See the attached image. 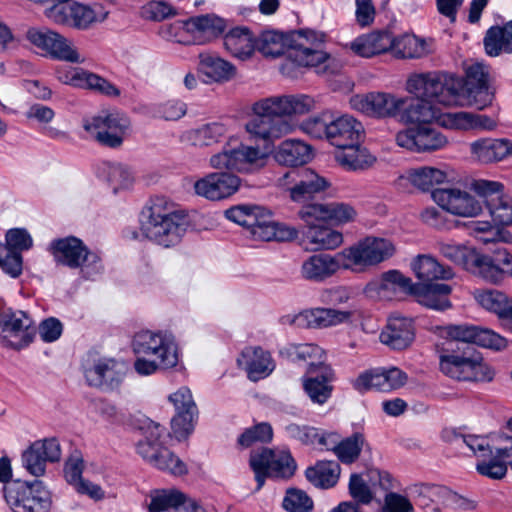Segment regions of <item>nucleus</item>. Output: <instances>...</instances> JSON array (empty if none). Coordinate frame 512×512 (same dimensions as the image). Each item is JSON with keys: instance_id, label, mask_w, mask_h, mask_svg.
<instances>
[{"instance_id": "16", "label": "nucleus", "mask_w": 512, "mask_h": 512, "mask_svg": "<svg viewBox=\"0 0 512 512\" xmlns=\"http://www.w3.org/2000/svg\"><path fill=\"white\" fill-rule=\"evenodd\" d=\"M36 332L31 317L23 311L0 313V336L3 344L13 349L27 346Z\"/></svg>"}, {"instance_id": "48", "label": "nucleus", "mask_w": 512, "mask_h": 512, "mask_svg": "<svg viewBox=\"0 0 512 512\" xmlns=\"http://www.w3.org/2000/svg\"><path fill=\"white\" fill-rule=\"evenodd\" d=\"M334 157L348 171L366 170L376 162V157L358 143L337 150Z\"/></svg>"}, {"instance_id": "19", "label": "nucleus", "mask_w": 512, "mask_h": 512, "mask_svg": "<svg viewBox=\"0 0 512 512\" xmlns=\"http://www.w3.org/2000/svg\"><path fill=\"white\" fill-rule=\"evenodd\" d=\"M84 377L91 387L114 390L120 386L125 376V365L113 358H99L86 361Z\"/></svg>"}, {"instance_id": "39", "label": "nucleus", "mask_w": 512, "mask_h": 512, "mask_svg": "<svg viewBox=\"0 0 512 512\" xmlns=\"http://www.w3.org/2000/svg\"><path fill=\"white\" fill-rule=\"evenodd\" d=\"M238 361H243L248 377L252 381L269 376L276 366L270 352L260 346L246 347Z\"/></svg>"}, {"instance_id": "6", "label": "nucleus", "mask_w": 512, "mask_h": 512, "mask_svg": "<svg viewBox=\"0 0 512 512\" xmlns=\"http://www.w3.org/2000/svg\"><path fill=\"white\" fill-rule=\"evenodd\" d=\"M440 370L447 376L462 381H492L493 368L483 361L481 354L471 346L444 352L440 355Z\"/></svg>"}, {"instance_id": "17", "label": "nucleus", "mask_w": 512, "mask_h": 512, "mask_svg": "<svg viewBox=\"0 0 512 512\" xmlns=\"http://www.w3.org/2000/svg\"><path fill=\"white\" fill-rule=\"evenodd\" d=\"M404 104V100L385 92L356 94L350 98L351 107L372 118H395Z\"/></svg>"}, {"instance_id": "60", "label": "nucleus", "mask_w": 512, "mask_h": 512, "mask_svg": "<svg viewBox=\"0 0 512 512\" xmlns=\"http://www.w3.org/2000/svg\"><path fill=\"white\" fill-rule=\"evenodd\" d=\"M263 207L256 205H238L225 211V216L249 231L252 226L257 223L258 214L261 213Z\"/></svg>"}, {"instance_id": "57", "label": "nucleus", "mask_w": 512, "mask_h": 512, "mask_svg": "<svg viewBox=\"0 0 512 512\" xmlns=\"http://www.w3.org/2000/svg\"><path fill=\"white\" fill-rule=\"evenodd\" d=\"M227 127L223 123L212 122L189 132L193 144L211 146L221 142L227 135Z\"/></svg>"}, {"instance_id": "23", "label": "nucleus", "mask_w": 512, "mask_h": 512, "mask_svg": "<svg viewBox=\"0 0 512 512\" xmlns=\"http://www.w3.org/2000/svg\"><path fill=\"white\" fill-rule=\"evenodd\" d=\"M407 374L397 367L376 368L361 373L353 380V388L359 392L376 390L390 392L401 388L407 382Z\"/></svg>"}, {"instance_id": "22", "label": "nucleus", "mask_w": 512, "mask_h": 512, "mask_svg": "<svg viewBox=\"0 0 512 512\" xmlns=\"http://www.w3.org/2000/svg\"><path fill=\"white\" fill-rule=\"evenodd\" d=\"M432 197L443 210L456 216L477 217L483 211L482 201L458 187L436 189Z\"/></svg>"}, {"instance_id": "27", "label": "nucleus", "mask_w": 512, "mask_h": 512, "mask_svg": "<svg viewBox=\"0 0 512 512\" xmlns=\"http://www.w3.org/2000/svg\"><path fill=\"white\" fill-rule=\"evenodd\" d=\"M447 333L456 342L475 344L494 350H501L507 346V340L498 333L475 325H452L448 327Z\"/></svg>"}, {"instance_id": "3", "label": "nucleus", "mask_w": 512, "mask_h": 512, "mask_svg": "<svg viewBox=\"0 0 512 512\" xmlns=\"http://www.w3.org/2000/svg\"><path fill=\"white\" fill-rule=\"evenodd\" d=\"M187 225V215L165 198L152 199L141 213L143 235L166 248L181 241Z\"/></svg>"}, {"instance_id": "38", "label": "nucleus", "mask_w": 512, "mask_h": 512, "mask_svg": "<svg viewBox=\"0 0 512 512\" xmlns=\"http://www.w3.org/2000/svg\"><path fill=\"white\" fill-rule=\"evenodd\" d=\"M312 158V147L299 139H286L273 152L275 162L285 167L302 166L307 164Z\"/></svg>"}, {"instance_id": "11", "label": "nucleus", "mask_w": 512, "mask_h": 512, "mask_svg": "<svg viewBox=\"0 0 512 512\" xmlns=\"http://www.w3.org/2000/svg\"><path fill=\"white\" fill-rule=\"evenodd\" d=\"M249 464L255 474L256 491L263 487L266 478L288 479L294 475L297 468L289 451H274L268 448L253 451Z\"/></svg>"}, {"instance_id": "9", "label": "nucleus", "mask_w": 512, "mask_h": 512, "mask_svg": "<svg viewBox=\"0 0 512 512\" xmlns=\"http://www.w3.org/2000/svg\"><path fill=\"white\" fill-rule=\"evenodd\" d=\"M4 499L13 512H49L52 498L41 481H12L3 487Z\"/></svg>"}, {"instance_id": "44", "label": "nucleus", "mask_w": 512, "mask_h": 512, "mask_svg": "<svg viewBox=\"0 0 512 512\" xmlns=\"http://www.w3.org/2000/svg\"><path fill=\"white\" fill-rule=\"evenodd\" d=\"M411 269L420 283H430L436 280H448L454 276L453 270L440 264L429 254H420L411 262Z\"/></svg>"}, {"instance_id": "46", "label": "nucleus", "mask_w": 512, "mask_h": 512, "mask_svg": "<svg viewBox=\"0 0 512 512\" xmlns=\"http://www.w3.org/2000/svg\"><path fill=\"white\" fill-rule=\"evenodd\" d=\"M286 354L292 361H304L308 363L307 374H313L321 370L325 363V352L316 344H290L280 352Z\"/></svg>"}, {"instance_id": "12", "label": "nucleus", "mask_w": 512, "mask_h": 512, "mask_svg": "<svg viewBox=\"0 0 512 512\" xmlns=\"http://www.w3.org/2000/svg\"><path fill=\"white\" fill-rule=\"evenodd\" d=\"M129 118L118 111H102L83 120L84 130L103 146L118 148L130 131Z\"/></svg>"}, {"instance_id": "54", "label": "nucleus", "mask_w": 512, "mask_h": 512, "mask_svg": "<svg viewBox=\"0 0 512 512\" xmlns=\"http://www.w3.org/2000/svg\"><path fill=\"white\" fill-rule=\"evenodd\" d=\"M401 179L425 192L433 189L435 185L443 183L446 179V173L439 168L423 166L409 169Z\"/></svg>"}, {"instance_id": "10", "label": "nucleus", "mask_w": 512, "mask_h": 512, "mask_svg": "<svg viewBox=\"0 0 512 512\" xmlns=\"http://www.w3.org/2000/svg\"><path fill=\"white\" fill-rule=\"evenodd\" d=\"M268 158V149L245 144L232 148L227 143L221 152L211 156L210 165L219 170L253 173L265 167Z\"/></svg>"}, {"instance_id": "13", "label": "nucleus", "mask_w": 512, "mask_h": 512, "mask_svg": "<svg viewBox=\"0 0 512 512\" xmlns=\"http://www.w3.org/2000/svg\"><path fill=\"white\" fill-rule=\"evenodd\" d=\"M346 269L356 270L377 265L395 253L394 244L384 238L366 237L342 250Z\"/></svg>"}, {"instance_id": "26", "label": "nucleus", "mask_w": 512, "mask_h": 512, "mask_svg": "<svg viewBox=\"0 0 512 512\" xmlns=\"http://www.w3.org/2000/svg\"><path fill=\"white\" fill-rule=\"evenodd\" d=\"M399 99L404 100V104L397 117L404 123H419L425 125L436 122L438 125L444 127V116L452 114V112L443 113L436 102L428 99L417 97H399Z\"/></svg>"}, {"instance_id": "36", "label": "nucleus", "mask_w": 512, "mask_h": 512, "mask_svg": "<svg viewBox=\"0 0 512 512\" xmlns=\"http://www.w3.org/2000/svg\"><path fill=\"white\" fill-rule=\"evenodd\" d=\"M335 374L331 366H321V370L302 378V386L309 399L316 404H325L332 395V382Z\"/></svg>"}, {"instance_id": "49", "label": "nucleus", "mask_w": 512, "mask_h": 512, "mask_svg": "<svg viewBox=\"0 0 512 512\" xmlns=\"http://www.w3.org/2000/svg\"><path fill=\"white\" fill-rule=\"evenodd\" d=\"M304 242L310 250H332L343 242L340 232L329 228L326 224L311 226L303 232Z\"/></svg>"}, {"instance_id": "34", "label": "nucleus", "mask_w": 512, "mask_h": 512, "mask_svg": "<svg viewBox=\"0 0 512 512\" xmlns=\"http://www.w3.org/2000/svg\"><path fill=\"white\" fill-rule=\"evenodd\" d=\"M471 157L480 163L500 162L512 156V140L480 138L469 145Z\"/></svg>"}, {"instance_id": "61", "label": "nucleus", "mask_w": 512, "mask_h": 512, "mask_svg": "<svg viewBox=\"0 0 512 512\" xmlns=\"http://www.w3.org/2000/svg\"><path fill=\"white\" fill-rule=\"evenodd\" d=\"M107 181L116 193L121 189L128 188L133 182V175L130 169L120 163H107L105 165Z\"/></svg>"}, {"instance_id": "59", "label": "nucleus", "mask_w": 512, "mask_h": 512, "mask_svg": "<svg viewBox=\"0 0 512 512\" xmlns=\"http://www.w3.org/2000/svg\"><path fill=\"white\" fill-rule=\"evenodd\" d=\"M439 251L442 256L468 271L476 250L463 244L441 242L439 243Z\"/></svg>"}, {"instance_id": "1", "label": "nucleus", "mask_w": 512, "mask_h": 512, "mask_svg": "<svg viewBox=\"0 0 512 512\" xmlns=\"http://www.w3.org/2000/svg\"><path fill=\"white\" fill-rule=\"evenodd\" d=\"M315 101L308 95L279 96L261 99L252 105L253 116L245 130L254 139L273 142L292 131L284 116L311 111Z\"/></svg>"}, {"instance_id": "42", "label": "nucleus", "mask_w": 512, "mask_h": 512, "mask_svg": "<svg viewBox=\"0 0 512 512\" xmlns=\"http://www.w3.org/2000/svg\"><path fill=\"white\" fill-rule=\"evenodd\" d=\"M351 311H341L332 308H314L301 312L297 321L311 328H326L346 323L352 318Z\"/></svg>"}, {"instance_id": "56", "label": "nucleus", "mask_w": 512, "mask_h": 512, "mask_svg": "<svg viewBox=\"0 0 512 512\" xmlns=\"http://www.w3.org/2000/svg\"><path fill=\"white\" fill-rule=\"evenodd\" d=\"M148 497V512H167L185 503V495L176 489H155Z\"/></svg>"}, {"instance_id": "41", "label": "nucleus", "mask_w": 512, "mask_h": 512, "mask_svg": "<svg viewBox=\"0 0 512 512\" xmlns=\"http://www.w3.org/2000/svg\"><path fill=\"white\" fill-rule=\"evenodd\" d=\"M392 32L376 30L357 37L350 45L351 50L361 57L370 58L378 54L390 52Z\"/></svg>"}, {"instance_id": "58", "label": "nucleus", "mask_w": 512, "mask_h": 512, "mask_svg": "<svg viewBox=\"0 0 512 512\" xmlns=\"http://www.w3.org/2000/svg\"><path fill=\"white\" fill-rule=\"evenodd\" d=\"M367 445L362 433L356 432L337 442L334 454L344 464L354 463L360 456L361 450Z\"/></svg>"}, {"instance_id": "51", "label": "nucleus", "mask_w": 512, "mask_h": 512, "mask_svg": "<svg viewBox=\"0 0 512 512\" xmlns=\"http://www.w3.org/2000/svg\"><path fill=\"white\" fill-rule=\"evenodd\" d=\"M224 47L232 56L245 60L252 56L255 40L248 28L236 27L224 36Z\"/></svg>"}, {"instance_id": "63", "label": "nucleus", "mask_w": 512, "mask_h": 512, "mask_svg": "<svg viewBox=\"0 0 512 512\" xmlns=\"http://www.w3.org/2000/svg\"><path fill=\"white\" fill-rule=\"evenodd\" d=\"M313 506V500L308 494L296 488L288 489L282 502V507L287 512H311Z\"/></svg>"}, {"instance_id": "24", "label": "nucleus", "mask_w": 512, "mask_h": 512, "mask_svg": "<svg viewBox=\"0 0 512 512\" xmlns=\"http://www.w3.org/2000/svg\"><path fill=\"white\" fill-rule=\"evenodd\" d=\"M56 78L65 85L92 90L108 96L119 95V90L101 76L79 67H58Z\"/></svg>"}, {"instance_id": "14", "label": "nucleus", "mask_w": 512, "mask_h": 512, "mask_svg": "<svg viewBox=\"0 0 512 512\" xmlns=\"http://www.w3.org/2000/svg\"><path fill=\"white\" fill-rule=\"evenodd\" d=\"M471 188L482 199L493 223L501 228L512 226V197L503 192L502 183L479 179Z\"/></svg>"}, {"instance_id": "32", "label": "nucleus", "mask_w": 512, "mask_h": 512, "mask_svg": "<svg viewBox=\"0 0 512 512\" xmlns=\"http://www.w3.org/2000/svg\"><path fill=\"white\" fill-rule=\"evenodd\" d=\"M415 337L412 319L393 315L380 334V341L394 350H403L411 345Z\"/></svg>"}, {"instance_id": "55", "label": "nucleus", "mask_w": 512, "mask_h": 512, "mask_svg": "<svg viewBox=\"0 0 512 512\" xmlns=\"http://www.w3.org/2000/svg\"><path fill=\"white\" fill-rule=\"evenodd\" d=\"M443 438L458 448L466 446L478 458L492 456V448L487 438L478 435H463L454 430H445Z\"/></svg>"}, {"instance_id": "30", "label": "nucleus", "mask_w": 512, "mask_h": 512, "mask_svg": "<svg viewBox=\"0 0 512 512\" xmlns=\"http://www.w3.org/2000/svg\"><path fill=\"white\" fill-rule=\"evenodd\" d=\"M186 28L198 43L209 42L220 36L226 29V21L215 15L206 14L191 17L187 20H178L170 29Z\"/></svg>"}, {"instance_id": "43", "label": "nucleus", "mask_w": 512, "mask_h": 512, "mask_svg": "<svg viewBox=\"0 0 512 512\" xmlns=\"http://www.w3.org/2000/svg\"><path fill=\"white\" fill-rule=\"evenodd\" d=\"M390 53L398 59H418L432 53L430 44L413 34L404 33L395 36L392 33Z\"/></svg>"}, {"instance_id": "31", "label": "nucleus", "mask_w": 512, "mask_h": 512, "mask_svg": "<svg viewBox=\"0 0 512 512\" xmlns=\"http://www.w3.org/2000/svg\"><path fill=\"white\" fill-rule=\"evenodd\" d=\"M255 240L260 241H291L298 237V230L294 227L273 221L271 213L263 208L257 217V223L250 229Z\"/></svg>"}, {"instance_id": "52", "label": "nucleus", "mask_w": 512, "mask_h": 512, "mask_svg": "<svg viewBox=\"0 0 512 512\" xmlns=\"http://www.w3.org/2000/svg\"><path fill=\"white\" fill-rule=\"evenodd\" d=\"M468 234L485 245L492 243L512 244V233L489 221H471Z\"/></svg>"}, {"instance_id": "28", "label": "nucleus", "mask_w": 512, "mask_h": 512, "mask_svg": "<svg viewBox=\"0 0 512 512\" xmlns=\"http://www.w3.org/2000/svg\"><path fill=\"white\" fill-rule=\"evenodd\" d=\"M343 252L335 255L314 254L302 262L300 273L305 280L322 282L335 275L340 269H346Z\"/></svg>"}, {"instance_id": "15", "label": "nucleus", "mask_w": 512, "mask_h": 512, "mask_svg": "<svg viewBox=\"0 0 512 512\" xmlns=\"http://www.w3.org/2000/svg\"><path fill=\"white\" fill-rule=\"evenodd\" d=\"M278 186L289 192L293 202L302 203L329 187L326 178L311 169L286 172L277 180Z\"/></svg>"}, {"instance_id": "62", "label": "nucleus", "mask_w": 512, "mask_h": 512, "mask_svg": "<svg viewBox=\"0 0 512 512\" xmlns=\"http://www.w3.org/2000/svg\"><path fill=\"white\" fill-rule=\"evenodd\" d=\"M329 203H309L298 212L299 218L305 223V229L311 226L328 223Z\"/></svg>"}, {"instance_id": "29", "label": "nucleus", "mask_w": 512, "mask_h": 512, "mask_svg": "<svg viewBox=\"0 0 512 512\" xmlns=\"http://www.w3.org/2000/svg\"><path fill=\"white\" fill-rule=\"evenodd\" d=\"M240 186V179L234 174L214 172L194 183L195 193L209 200H221L234 194Z\"/></svg>"}, {"instance_id": "64", "label": "nucleus", "mask_w": 512, "mask_h": 512, "mask_svg": "<svg viewBox=\"0 0 512 512\" xmlns=\"http://www.w3.org/2000/svg\"><path fill=\"white\" fill-rule=\"evenodd\" d=\"M465 98L470 106L483 110L490 106L494 100V89L489 85L472 86L464 88Z\"/></svg>"}, {"instance_id": "50", "label": "nucleus", "mask_w": 512, "mask_h": 512, "mask_svg": "<svg viewBox=\"0 0 512 512\" xmlns=\"http://www.w3.org/2000/svg\"><path fill=\"white\" fill-rule=\"evenodd\" d=\"M199 59V70L209 82H227L236 74L234 65L215 54L202 53Z\"/></svg>"}, {"instance_id": "37", "label": "nucleus", "mask_w": 512, "mask_h": 512, "mask_svg": "<svg viewBox=\"0 0 512 512\" xmlns=\"http://www.w3.org/2000/svg\"><path fill=\"white\" fill-rule=\"evenodd\" d=\"M416 285L417 283L400 271L389 270L383 273L379 280L368 283L365 292L370 296L376 293L379 297H387L389 293L399 291L412 296Z\"/></svg>"}, {"instance_id": "4", "label": "nucleus", "mask_w": 512, "mask_h": 512, "mask_svg": "<svg viewBox=\"0 0 512 512\" xmlns=\"http://www.w3.org/2000/svg\"><path fill=\"white\" fill-rule=\"evenodd\" d=\"M132 348L137 355L134 369L142 376L152 375L160 369H171L179 361L177 344L159 333L151 331L136 333Z\"/></svg>"}, {"instance_id": "20", "label": "nucleus", "mask_w": 512, "mask_h": 512, "mask_svg": "<svg viewBox=\"0 0 512 512\" xmlns=\"http://www.w3.org/2000/svg\"><path fill=\"white\" fill-rule=\"evenodd\" d=\"M169 402L175 409V415L171 419V430L178 440L187 438L194 430L198 409L192 393L187 387H180L170 394Z\"/></svg>"}, {"instance_id": "53", "label": "nucleus", "mask_w": 512, "mask_h": 512, "mask_svg": "<svg viewBox=\"0 0 512 512\" xmlns=\"http://www.w3.org/2000/svg\"><path fill=\"white\" fill-rule=\"evenodd\" d=\"M341 468L335 461H319L305 471L307 480L316 487L329 489L335 486L340 476Z\"/></svg>"}, {"instance_id": "35", "label": "nucleus", "mask_w": 512, "mask_h": 512, "mask_svg": "<svg viewBox=\"0 0 512 512\" xmlns=\"http://www.w3.org/2000/svg\"><path fill=\"white\" fill-rule=\"evenodd\" d=\"M364 128L354 117L344 115L329 121L328 141L338 150L359 143Z\"/></svg>"}, {"instance_id": "7", "label": "nucleus", "mask_w": 512, "mask_h": 512, "mask_svg": "<svg viewBox=\"0 0 512 512\" xmlns=\"http://www.w3.org/2000/svg\"><path fill=\"white\" fill-rule=\"evenodd\" d=\"M25 39L43 55L68 63H83L75 42L61 33L44 26H32L25 32Z\"/></svg>"}, {"instance_id": "33", "label": "nucleus", "mask_w": 512, "mask_h": 512, "mask_svg": "<svg viewBox=\"0 0 512 512\" xmlns=\"http://www.w3.org/2000/svg\"><path fill=\"white\" fill-rule=\"evenodd\" d=\"M502 252L509 251L507 249H498L492 256L475 251L468 271L492 284L502 282L507 275L506 267H504L499 260L502 258Z\"/></svg>"}, {"instance_id": "18", "label": "nucleus", "mask_w": 512, "mask_h": 512, "mask_svg": "<svg viewBox=\"0 0 512 512\" xmlns=\"http://www.w3.org/2000/svg\"><path fill=\"white\" fill-rule=\"evenodd\" d=\"M395 141L398 146L417 153L434 152L448 144L446 136L429 125L401 130L396 134Z\"/></svg>"}, {"instance_id": "40", "label": "nucleus", "mask_w": 512, "mask_h": 512, "mask_svg": "<svg viewBox=\"0 0 512 512\" xmlns=\"http://www.w3.org/2000/svg\"><path fill=\"white\" fill-rule=\"evenodd\" d=\"M452 287L448 284L430 282L417 283L414 296L417 302L427 308L443 311L451 307L448 295Z\"/></svg>"}, {"instance_id": "8", "label": "nucleus", "mask_w": 512, "mask_h": 512, "mask_svg": "<svg viewBox=\"0 0 512 512\" xmlns=\"http://www.w3.org/2000/svg\"><path fill=\"white\" fill-rule=\"evenodd\" d=\"M49 252L57 264L71 269L80 268L87 278L100 273L102 269L100 257L73 236L53 240L49 245Z\"/></svg>"}, {"instance_id": "45", "label": "nucleus", "mask_w": 512, "mask_h": 512, "mask_svg": "<svg viewBox=\"0 0 512 512\" xmlns=\"http://www.w3.org/2000/svg\"><path fill=\"white\" fill-rule=\"evenodd\" d=\"M444 128L452 130H494L497 123L494 119L471 112H453L451 115L444 116Z\"/></svg>"}, {"instance_id": "47", "label": "nucleus", "mask_w": 512, "mask_h": 512, "mask_svg": "<svg viewBox=\"0 0 512 512\" xmlns=\"http://www.w3.org/2000/svg\"><path fill=\"white\" fill-rule=\"evenodd\" d=\"M483 45L490 57H497L502 53L512 54V20L502 26H491L485 33Z\"/></svg>"}, {"instance_id": "5", "label": "nucleus", "mask_w": 512, "mask_h": 512, "mask_svg": "<svg viewBox=\"0 0 512 512\" xmlns=\"http://www.w3.org/2000/svg\"><path fill=\"white\" fill-rule=\"evenodd\" d=\"M462 86L461 78L442 72L415 73L406 82L410 94L444 106L457 103Z\"/></svg>"}, {"instance_id": "21", "label": "nucleus", "mask_w": 512, "mask_h": 512, "mask_svg": "<svg viewBox=\"0 0 512 512\" xmlns=\"http://www.w3.org/2000/svg\"><path fill=\"white\" fill-rule=\"evenodd\" d=\"M158 429L159 427L156 426L155 433L151 432L150 437L138 442V454L160 470L168 471L173 475L185 474L187 472L186 465L159 442Z\"/></svg>"}, {"instance_id": "2", "label": "nucleus", "mask_w": 512, "mask_h": 512, "mask_svg": "<svg viewBox=\"0 0 512 512\" xmlns=\"http://www.w3.org/2000/svg\"><path fill=\"white\" fill-rule=\"evenodd\" d=\"M324 35L312 30H300L295 34L294 45L277 31H265L255 40V49L263 56L276 58L288 53L291 63L299 67L313 68L322 74L330 66V55L321 49Z\"/></svg>"}, {"instance_id": "25", "label": "nucleus", "mask_w": 512, "mask_h": 512, "mask_svg": "<svg viewBox=\"0 0 512 512\" xmlns=\"http://www.w3.org/2000/svg\"><path fill=\"white\" fill-rule=\"evenodd\" d=\"M61 457V448L56 438H46L33 442L22 453V464L28 473L35 477L45 474L46 463L56 462Z\"/></svg>"}]
</instances>
